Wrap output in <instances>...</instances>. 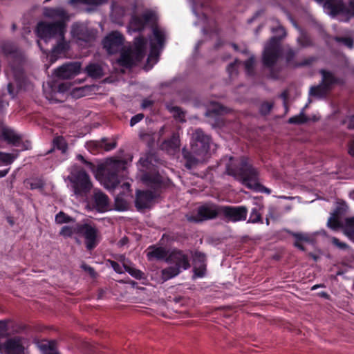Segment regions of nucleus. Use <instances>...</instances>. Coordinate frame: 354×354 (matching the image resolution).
Segmentation results:
<instances>
[{"mask_svg": "<svg viewBox=\"0 0 354 354\" xmlns=\"http://www.w3.org/2000/svg\"><path fill=\"white\" fill-rule=\"evenodd\" d=\"M80 62H68L56 68L55 71V75L60 79H71L80 73Z\"/></svg>", "mask_w": 354, "mask_h": 354, "instance_id": "2eb2a0df", "label": "nucleus"}, {"mask_svg": "<svg viewBox=\"0 0 354 354\" xmlns=\"http://www.w3.org/2000/svg\"><path fill=\"white\" fill-rule=\"evenodd\" d=\"M66 27L63 26V22L54 21L48 23L40 21L37 24L36 32L41 40L45 43L52 38L63 37L66 31Z\"/></svg>", "mask_w": 354, "mask_h": 354, "instance_id": "6e6552de", "label": "nucleus"}, {"mask_svg": "<svg viewBox=\"0 0 354 354\" xmlns=\"http://www.w3.org/2000/svg\"><path fill=\"white\" fill-rule=\"evenodd\" d=\"M111 268L114 270V271L118 274L123 273V269L122 266L116 261L113 260L109 261Z\"/></svg>", "mask_w": 354, "mask_h": 354, "instance_id": "e2e57ef3", "label": "nucleus"}, {"mask_svg": "<svg viewBox=\"0 0 354 354\" xmlns=\"http://www.w3.org/2000/svg\"><path fill=\"white\" fill-rule=\"evenodd\" d=\"M84 72L88 77L95 79L101 78L104 75L102 66L96 63L88 64L84 69Z\"/></svg>", "mask_w": 354, "mask_h": 354, "instance_id": "c756f323", "label": "nucleus"}, {"mask_svg": "<svg viewBox=\"0 0 354 354\" xmlns=\"http://www.w3.org/2000/svg\"><path fill=\"white\" fill-rule=\"evenodd\" d=\"M227 174L236 178H240L242 183L248 188L255 192L271 194V189L257 182L259 171L249 162L247 157L243 156L240 159L238 166L227 167Z\"/></svg>", "mask_w": 354, "mask_h": 354, "instance_id": "f03ea898", "label": "nucleus"}, {"mask_svg": "<svg viewBox=\"0 0 354 354\" xmlns=\"http://www.w3.org/2000/svg\"><path fill=\"white\" fill-rule=\"evenodd\" d=\"M125 160L111 159L106 162L101 171L102 180L104 187L108 189H114L120 184V174L127 167Z\"/></svg>", "mask_w": 354, "mask_h": 354, "instance_id": "39448f33", "label": "nucleus"}, {"mask_svg": "<svg viewBox=\"0 0 354 354\" xmlns=\"http://www.w3.org/2000/svg\"><path fill=\"white\" fill-rule=\"evenodd\" d=\"M248 223H263L261 214L259 212V209L257 207L252 209Z\"/></svg>", "mask_w": 354, "mask_h": 354, "instance_id": "49530a36", "label": "nucleus"}, {"mask_svg": "<svg viewBox=\"0 0 354 354\" xmlns=\"http://www.w3.org/2000/svg\"><path fill=\"white\" fill-rule=\"evenodd\" d=\"M274 107V102L263 101L261 103L259 109V113L262 116H266L270 114Z\"/></svg>", "mask_w": 354, "mask_h": 354, "instance_id": "a18cd8bd", "label": "nucleus"}, {"mask_svg": "<svg viewBox=\"0 0 354 354\" xmlns=\"http://www.w3.org/2000/svg\"><path fill=\"white\" fill-rule=\"evenodd\" d=\"M182 153L183 158L185 160V165L187 169H192L199 162L200 160L194 156V153L192 151H189L185 149H183Z\"/></svg>", "mask_w": 354, "mask_h": 354, "instance_id": "2f4dec72", "label": "nucleus"}, {"mask_svg": "<svg viewBox=\"0 0 354 354\" xmlns=\"http://www.w3.org/2000/svg\"><path fill=\"white\" fill-rule=\"evenodd\" d=\"M91 205L98 212H105L109 209L108 196L100 189H95L91 199Z\"/></svg>", "mask_w": 354, "mask_h": 354, "instance_id": "dca6fc26", "label": "nucleus"}, {"mask_svg": "<svg viewBox=\"0 0 354 354\" xmlns=\"http://www.w3.org/2000/svg\"><path fill=\"white\" fill-rule=\"evenodd\" d=\"M329 91L321 83L317 86H313L309 91V95L315 97H324Z\"/></svg>", "mask_w": 354, "mask_h": 354, "instance_id": "4c0bfd02", "label": "nucleus"}, {"mask_svg": "<svg viewBox=\"0 0 354 354\" xmlns=\"http://www.w3.org/2000/svg\"><path fill=\"white\" fill-rule=\"evenodd\" d=\"M161 48H160L159 46L156 45V43L151 41L150 44V53L147 58V62H149L153 59H158L160 54V50Z\"/></svg>", "mask_w": 354, "mask_h": 354, "instance_id": "8fccbe9b", "label": "nucleus"}, {"mask_svg": "<svg viewBox=\"0 0 354 354\" xmlns=\"http://www.w3.org/2000/svg\"><path fill=\"white\" fill-rule=\"evenodd\" d=\"M281 56V48L279 39L277 37H272L266 45L263 55L262 63L264 67L270 69V77L277 79V75L274 72L273 67L277 64Z\"/></svg>", "mask_w": 354, "mask_h": 354, "instance_id": "0eeeda50", "label": "nucleus"}, {"mask_svg": "<svg viewBox=\"0 0 354 354\" xmlns=\"http://www.w3.org/2000/svg\"><path fill=\"white\" fill-rule=\"evenodd\" d=\"M43 15L45 17L52 19L55 21L63 22V26L66 27V22L69 17L66 12L62 8H44Z\"/></svg>", "mask_w": 354, "mask_h": 354, "instance_id": "aec40b11", "label": "nucleus"}, {"mask_svg": "<svg viewBox=\"0 0 354 354\" xmlns=\"http://www.w3.org/2000/svg\"><path fill=\"white\" fill-rule=\"evenodd\" d=\"M280 97L283 100V106L286 109V111H288V107L286 102L288 97V92L286 91H284L283 92L281 93Z\"/></svg>", "mask_w": 354, "mask_h": 354, "instance_id": "338daca9", "label": "nucleus"}, {"mask_svg": "<svg viewBox=\"0 0 354 354\" xmlns=\"http://www.w3.org/2000/svg\"><path fill=\"white\" fill-rule=\"evenodd\" d=\"M221 206L215 204H205L198 208L196 215L187 216V221L199 223L203 221L214 219L221 215Z\"/></svg>", "mask_w": 354, "mask_h": 354, "instance_id": "9d476101", "label": "nucleus"}, {"mask_svg": "<svg viewBox=\"0 0 354 354\" xmlns=\"http://www.w3.org/2000/svg\"><path fill=\"white\" fill-rule=\"evenodd\" d=\"M211 138L202 129H197L192 135L191 150L196 156L203 159L210 148Z\"/></svg>", "mask_w": 354, "mask_h": 354, "instance_id": "1a4fd4ad", "label": "nucleus"}, {"mask_svg": "<svg viewBox=\"0 0 354 354\" xmlns=\"http://www.w3.org/2000/svg\"><path fill=\"white\" fill-rule=\"evenodd\" d=\"M74 194L77 196L87 197L93 189L89 174L82 168L75 169L69 178Z\"/></svg>", "mask_w": 354, "mask_h": 354, "instance_id": "423d86ee", "label": "nucleus"}, {"mask_svg": "<svg viewBox=\"0 0 354 354\" xmlns=\"http://www.w3.org/2000/svg\"><path fill=\"white\" fill-rule=\"evenodd\" d=\"M143 118H144L143 113H138V114H136V115L133 116L130 120V126L133 127L137 123L140 122L143 119Z\"/></svg>", "mask_w": 354, "mask_h": 354, "instance_id": "0e129e2a", "label": "nucleus"}, {"mask_svg": "<svg viewBox=\"0 0 354 354\" xmlns=\"http://www.w3.org/2000/svg\"><path fill=\"white\" fill-rule=\"evenodd\" d=\"M156 161L154 154L151 153H147L144 157H141L139 160L140 165L146 169H150L153 166V162Z\"/></svg>", "mask_w": 354, "mask_h": 354, "instance_id": "79ce46f5", "label": "nucleus"}, {"mask_svg": "<svg viewBox=\"0 0 354 354\" xmlns=\"http://www.w3.org/2000/svg\"><path fill=\"white\" fill-rule=\"evenodd\" d=\"M345 224L347 228L354 229V217L347 218Z\"/></svg>", "mask_w": 354, "mask_h": 354, "instance_id": "774afa93", "label": "nucleus"}, {"mask_svg": "<svg viewBox=\"0 0 354 354\" xmlns=\"http://www.w3.org/2000/svg\"><path fill=\"white\" fill-rule=\"evenodd\" d=\"M92 145L96 149L100 148L106 151H109L117 147V142L114 139L110 140L109 138H103L100 141L93 142Z\"/></svg>", "mask_w": 354, "mask_h": 354, "instance_id": "7c9ffc66", "label": "nucleus"}, {"mask_svg": "<svg viewBox=\"0 0 354 354\" xmlns=\"http://www.w3.org/2000/svg\"><path fill=\"white\" fill-rule=\"evenodd\" d=\"M306 106L307 105H306L299 115L290 118L288 122L291 124H302L306 123L308 121V117L304 114V109Z\"/></svg>", "mask_w": 354, "mask_h": 354, "instance_id": "58836bf2", "label": "nucleus"}, {"mask_svg": "<svg viewBox=\"0 0 354 354\" xmlns=\"http://www.w3.org/2000/svg\"><path fill=\"white\" fill-rule=\"evenodd\" d=\"M74 234L84 238L88 250L95 248L100 242V232L95 225L88 223H77L73 226L66 225L60 231V234L66 237H71Z\"/></svg>", "mask_w": 354, "mask_h": 354, "instance_id": "20e7f679", "label": "nucleus"}, {"mask_svg": "<svg viewBox=\"0 0 354 354\" xmlns=\"http://www.w3.org/2000/svg\"><path fill=\"white\" fill-rule=\"evenodd\" d=\"M221 215L228 222L243 221L247 218L248 209L245 206L222 205Z\"/></svg>", "mask_w": 354, "mask_h": 354, "instance_id": "f8f14e48", "label": "nucleus"}, {"mask_svg": "<svg viewBox=\"0 0 354 354\" xmlns=\"http://www.w3.org/2000/svg\"><path fill=\"white\" fill-rule=\"evenodd\" d=\"M44 186V182L40 178H36L30 183V189H39L40 191H42Z\"/></svg>", "mask_w": 354, "mask_h": 354, "instance_id": "5fc2aeb1", "label": "nucleus"}, {"mask_svg": "<svg viewBox=\"0 0 354 354\" xmlns=\"http://www.w3.org/2000/svg\"><path fill=\"white\" fill-rule=\"evenodd\" d=\"M345 16L354 17V0H351L348 6L346 5Z\"/></svg>", "mask_w": 354, "mask_h": 354, "instance_id": "052dcab7", "label": "nucleus"}, {"mask_svg": "<svg viewBox=\"0 0 354 354\" xmlns=\"http://www.w3.org/2000/svg\"><path fill=\"white\" fill-rule=\"evenodd\" d=\"M343 124H347V129L349 130H354V115L348 116L342 122Z\"/></svg>", "mask_w": 354, "mask_h": 354, "instance_id": "680f3d73", "label": "nucleus"}, {"mask_svg": "<svg viewBox=\"0 0 354 354\" xmlns=\"http://www.w3.org/2000/svg\"><path fill=\"white\" fill-rule=\"evenodd\" d=\"M0 49L8 62L15 80L20 86L26 82L24 64L26 57L24 52L15 43L4 41L0 44Z\"/></svg>", "mask_w": 354, "mask_h": 354, "instance_id": "7ed1b4c3", "label": "nucleus"}, {"mask_svg": "<svg viewBox=\"0 0 354 354\" xmlns=\"http://www.w3.org/2000/svg\"><path fill=\"white\" fill-rule=\"evenodd\" d=\"M124 190L122 192H120L117 196L115 198V209L118 211H124L127 209L128 203L125 199L122 198L124 194Z\"/></svg>", "mask_w": 354, "mask_h": 354, "instance_id": "ea45409f", "label": "nucleus"}, {"mask_svg": "<svg viewBox=\"0 0 354 354\" xmlns=\"http://www.w3.org/2000/svg\"><path fill=\"white\" fill-rule=\"evenodd\" d=\"M106 2V0H70L71 4L82 3L90 6H100Z\"/></svg>", "mask_w": 354, "mask_h": 354, "instance_id": "603ef678", "label": "nucleus"}, {"mask_svg": "<svg viewBox=\"0 0 354 354\" xmlns=\"http://www.w3.org/2000/svg\"><path fill=\"white\" fill-rule=\"evenodd\" d=\"M124 37L118 31L109 33L103 40V47L109 55L120 52L124 46Z\"/></svg>", "mask_w": 354, "mask_h": 354, "instance_id": "9b49d317", "label": "nucleus"}, {"mask_svg": "<svg viewBox=\"0 0 354 354\" xmlns=\"http://www.w3.org/2000/svg\"><path fill=\"white\" fill-rule=\"evenodd\" d=\"M255 59L254 56H251L244 62L245 73L248 76H254Z\"/></svg>", "mask_w": 354, "mask_h": 354, "instance_id": "c03bdc74", "label": "nucleus"}, {"mask_svg": "<svg viewBox=\"0 0 354 354\" xmlns=\"http://www.w3.org/2000/svg\"><path fill=\"white\" fill-rule=\"evenodd\" d=\"M328 226L332 230L339 229L342 227V219L331 214L328 220Z\"/></svg>", "mask_w": 354, "mask_h": 354, "instance_id": "de8ad7c7", "label": "nucleus"}, {"mask_svg": "<svg viewBox=\"0 0 354 354\" xmlns=\"http://www.w3.org/2000/svg\"><path fill=\"white\" fill-rule=\"evenodd\" d=\"M15 157L12 154L0 151V161L6 165H10L14 161Z\"/></svg>", "mask_w": 354, "mask_h": 354, "instance_id": "6e6d98bb", "label": "nucleus"}, {"mask_svg": "<svg viewBox=\"0 0 354 354\" xmlns=\"http://www.w3.org/2000/svg\"><path fill=\"white\" fill-rule=\"evenodd\" d=\"M297 52L290 48L286 53V62L292 66L294 68H299L303 66H308L311 65L315 61V58L313 57H310L304 59L302 62H297L294 60V57H295Z\"/></svg>", "mask_w": 354, "mask_h": 354, "instance_id": "5701e85b", "label": "nucleus"}, {"mask_svg": "<svg viewBox=\"0 0 354 354\" xmlns=\"http://www.w3.org/2000/svg\"><path fill=\"white\" fill-rule=\"evenodd\" d=\"M120 57L117 59V63L119 66L126 68H131L137 63L142 60L138 59L131 47L127 48L124 47L120 51Z\"/></svg>", "mask_w": 354, "mask_h": 354, "instance_id": "f3484780", "label": "nucleus"}, {"mask_svg": "<svg viewBox=\"0 0 354 354\" xmlns=\"http://www.w3.org/2000/svg\"><path fill=\"white\" fill-rule=\"evenodd\" d=\"M154 17V13L151 11L145 12L140 16L133 14L129 21V26L133 32H141L147 24L153 21Z\"/></svg>", "mask_w": 354, "mask_h": 354, "instance_id": "4468645a", "label": "nucleus"}, {"mask_svg": "<svg viewBox=\"0 0 354 354\" xmlns=\"http://www.w3.org/2000/svg\"><path fill=\"white\" fill-rule=\"evenodd\" d=\"M238 63H239V61L238 59H236L234 62L230 63L227 66V71L229 73L230 76H232L234 75L237 74L236 65Z\"/></svg>", "mask_w": 354, "mask_h": 354, "instance_id": "13d9d810", "label": "nucleus"}, {"mask_svg": "<svg viewBox=\"0 0 354 354\" xmlns=\"http://www.w3.org/2000/svg\"><path fill=\"white\" fill-rule=\"evenodd\" d=\"M53 144L56 149L60 150L62 153H65L68 149V143L62 136H57L54 138Z\"/></svg>", "mask_w": 354, "mask_h": 354, "instance_id": "a19ab883", "label": "nucleus"}, {"mask_svg": "<svg viewBox=\"0 0 354 354\" xmlns=\"http://www.w3.org/2000/svg\"><path fill=\"white\" fill-rule=\"evenodd\" d=\"M169 256L168 251L162 247H156L155 245H151L148 248V252L147 257L149 260H163L167 261V258Z\"/></svg>", "mask_w": 354, "mask_h": 354, "instance_id": "393cba45", "label": "nucleus"}, {"mask_svg": "<svg viewBox=\"0 0 354 354\" xmlns=\"http://www.w3.org/2000/svg\"><path fill=\"white\" fill-rule=\"evenodd\" d=\"M74 221L75 219L65 214L64 212H59L55 216V222L58 224L68 223Z\"/></svg>", "mask_w": 354, "mask_h": 354, "instance_id": "09e8293b", "label": "nucleus"}, {"mask_svg": "<svg viewBox=\"0 0 354 354\" xmlns=\"http://www.w3.org/2000/svg\"><path fill=\"white\" fill-rule=\"evenodd\" d=\"M168 111L173 114L175 119L181 122L185 121V113L182 109L177 106H167Z\"/></svg>", "mask_w": 354, "mask_h": 354, "instance_id": "37998d69", "label": "nucleus"}, {"mask_svg": "<svg viewBox=\"0 0 354 354\" xmlns=\"http://www.w3.org/2000/svg\"><path fill=\"white\" fill-rule=\"evenodd\" d=\"M2 136L5 140L8 143L17 145L21 140V137L15 133V132L10 129L4 128L2 130Z\"/></svg>", "mask_w": 354, "mask_h": 354, "instance_id": "473e14b6", "label": "nucleus"}, {"mask_svg": "<svg viewBox=\"0 0 354 354\" xmlns=\"http://www.w3.org/2000/svg\"><path fill=\"white\" fill-rule=\"evenodd\" d=\"M206 255L199 251L195 252L193 256L194 263V277L202 278L205 277L206 272Z\"/></svg>", "mask_w": 354, "mask_h": 354, "instance_id": "a211bd4d", "label": "nucleus"}, {"mask_svg": "<svg viewBox=\"0 0 354 354\" xmlns=\"http://www.w3.org/2000/svg\"><path fill=\"white\" fill-rule=\"evenodd\" d=\"M142 180L149 189L136 191L135 205L138 210L149 208L151 203L160 197L165 189L171 184L170 179L155 170L143 174Z\"/></svg>", "mask_w": 354, "mask_h": 354, "instance_id": "f257e3e1", "label": "nucleus"}, {"mask_svg": "<svg viewBox=\"0 0 354 354\" xmlns=\"http://www.w3.org/2000/svg\"><path fill=\"white\" fill-rule=\"evenodd\" d=\"M41 349L43 354H60L57 350V343L53 340L41 344Z\"/></svg>", "mask_w": 354, "mask_h": 354, "instance_id": "e433bc0d", "label": "nucleus"}, {"mask_svg": "<svg viewBox=\"0 0 354 354\" xmlns=\"http://www.w3.org/2000/svg\"><path fill=\"white\" fill-rule=\"evenodd\" d=\"M180 147V138L177 133H173L171 136L165 140L161 144L162 149L175 151Z\"/></svg>", "mask_w": 354, "mask_h": 354, "instance_id": "cd10ccee", "label": "nucleus"}, {"mask_svg": "<svg viewBox=\"0 0 354 354\" xmlns=\"http://www.w3.org/2000/svg\"><path fill=\"white\" fill-rule=\"evenodd\" d=\"M3 350L6 354H24V347L19 338H8L3 343Z\"/></svg>", "mask_w": 354, "mask_h": 354, "instance_id": "412c9836", "label": "nucleus"}, {"mask_svg": "<svg viewBox=\"0 0 354 354\" xmlns=\"http://www.w3.org/2000/svg\"><path fill=\"white\" fill-rule=\"evenodd\" d=\"M347 209L348 207L345 202L339 203L337 205L336 208L335 209L332 214L342 219V217L346 214Z\"/></svg>", "mask_w": 354, "mask_h": 354, "instance_id": "3c124183", "label": "nucleus"}, {"mask_svg": "<svg viewBox=\"0 0 354 354\" xmlns=\"http://www.w3.org/2000/svg\"><path fill=\"white\" fill-rule=\"evenodd\" d=\"M289 234L295 238L294 246L297 248L301 251H305V247L301 244V242H305L308 243H312L313 239L308 234L304 233L289 232Z\"/></svg>", "mask_w": 354, "mask_h": 354, "instance_id": "bb28decb", "label": "nucleus"}, {"mask_svg": "<svg viewBox=\"0 0 354 354\" xmlns=\"http://www.w3.org/2000/svg\"><path fill=\"white\" fill-rule=\"evenodd\" d=\"M134 47L132 48L134 54L138 59H142L145 56V48L147 45V39L142 35L134 39Z\"/></svg>", "mask_w": 354, "mask_h": 354, "instance_id": "a878e982", "label": "nucleus"}, {"mask_svg": "<svg viewBox=\"0 0 354 354\" xmlns=\"http://www.w3.org/2000/svg\"><path fill=\"white\" fill-rule=\"evenodd\" d=\"M167 262L174 264V266L180 268V271L190 268L189 256L183 250L178 249L171 250L167 258Z\"/></svg>", "mask_w": 354, "mask_h": 354, "instance_id": "ddd939ff", "label": "nucleus"}, {"mask_svg": "<svg viewBox=\"0 0 354 354\" xmlns=\"http://www.w3.org/2000/svg\"><path fill=\"white\" fill-rule=\"evenodd\" d=\"M181 271L178 267L169 266L162 270V278L164 281H167L180 274Z\"/></svg>", "mask_w": 354, "mask_h": 354, "instance_id": "f704fd0d", "label": "nucleus"}, {"mask_svg": "<svg viewBox=\"0 0 354 354\" xmlns=\"http://www.w3.org/2000/svg\"><path fill=\"white\" fill-rule=\"evenodd\" d=\"M152 32L154 39L156 41V44L159 46L160 48H163L165 42V32L157 26L153 28Z\"/></svg>", "mask_w": 354, "mask_h": 354, "instance_id": "c9c22d12", "label": "nucleus"}, {"mask_svg": "<svg viewBox=\"0 0 354 354\" xmlns=\"http://www.w3.org/2000/svg\"><path fill=\"white\" fill-rule=\"evenodd\" d=\"M324 6L330 10L333 16L338 15L345 16L346 4L342 0H327Z\"/></svg>", "mask_w": 354, "mask_h": 354, "instance_id": "b1692460", "label": "nucleus"}, {"mask_svg": "<svg viewBox=\"0 0 354 354\" xmlns=\"http://www.w3.org/2000/svg\"><path fill=\"white\" fill-rule=\"evenodd\" d=\"M113 11L115 12H118L121 17L124 16L126 14L127 9L124 6H115L113 8Z\"/></svg>", "mask_w": 354, "mask_h": 354, "instance_id": "69168bd1", "label": "nucleus"}, {"mask_svg": "<svg viewBox=\"0 0 354 354\" xmlns=\"http://www.w3.org/2000/svg\"><path fill=\"white\" fill-rule=\"evenodd\" d=\"M123 267H124V270L126 272H127L131 277H134L135 279H138V280L145 279V274L140 270H138L137 268H135L131 267L129 265H128L127 263L125 262L124 257Z\"/></svg>", "mask_w": 354, "mask_h": 354, "instance_id": "72a5a7b5", "label": "nucleus"}, {"mask_svg": "<svg viewBox=\"0 0 354 354\" xmlns=\"http://www.w3.org/2000/svg\"><path fill=\"white\" fill-rule=\"evenodd\" d=\"M59 41L52 48V55L55 57L64 55L69 49V44L63 37H58Z\"/></svg>", "mask_w": 354, "mask_h": 354, "instance_id": "c85d7f7f", "label": "nucleus"}, {"mask_svg": "<svg viewBox=\"0 0 354 354\" xmlns=\"http://www.w3.org/2000/svg\"><path fill=\"white\" fill-rule=\"evenodd\" d=\"M272 31L273 32L279 34V35L276 36V37L279 39V41H281V39L285 37L286 35V32L285 28L281 25H279L276 28H272Z\"/></svg>", "mask_w": 354, "mask_h": 354, "instance_id": "4d7b16f0", "label": "nucleus"}, {"mask_svg": "<svg viewBox=\"0 0 354 354\" xmlns=\"http://www.w3.org/2000/svg\"><path fill=\"white\" fill-rule=\"evenodd\" d=\"M319 73L322 75L321 83L328 90L335 84H343L344 81L342 79L335 77L330 71L325 69L319 70Z\"/></svg>", "mask_w": 354, "mask_h": 354, "instance_id": "4be33fe9", "label": "nucleus"}, {"mask_svg": "<svg viewBox=\"0 0 354 354\" xmlns=\"http://www.w3.org/2000/svg\"><path fill=\"white\" fill-rule=\"evenodd\" d=\"M335 40L338 43L343 44L350 49H352L354 46L353 39L349 37H336Z\"/></svg>", "mask_w": 354, "mask_h": 354, "instance_id": "864d4df0", "label": "nucleus"}, {"mask_svg": "<svg viewBox=\"0 0 354 354\" xmlns=\"http://www.w3.org/2000/svg\"><path fill=\"white\" fill-rule=\"evenodd\" d=\"M71 34L74 38L86 43L90 42L94 38L92 31L82 24H74L71 28Z\"/></svg>", "mask_w": 354, "mask_h": 354, "instance_id": "6ab92c4d", "label": "nucleus"}, {"mask_svg": "<svg viewBox=\"0 0 354 354\" xmlns=\"http://www.w3.org/2000/svg\"><path fill=\"white\" fill-rule=\"evenodd\" d=\"M331 242L335 246L341 250H345L348 248V245L346 243L342 242L339 239L336 237H333Z\"/></svg>", "mask_w": 354, "mask_h": 354, "instance_id": "bf43d9fd", "label": "nucleus"}]
</instances>
